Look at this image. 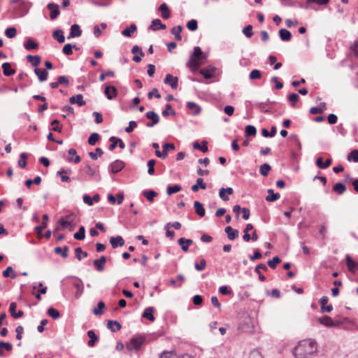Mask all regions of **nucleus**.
I'll return each mask as SVG.
<instances>
[{
    "label": "nucleus",
    "instance_id": "1",
    "mask_svg": "<svg viewBox=\"0 0 358 358\" xmlns=\"http://www.w3.org/2000/svg\"><path fill=\"white\" fill-rule=\"evenodd\" d=\"M317 350L316 341L312 339H306L301 341L294 348L293 355L296 358H312Z\"/></svg>",
    "mask_w": 358,
    "mask_h": 358
},
{
    "label": "nucleus",
    "instance_id": "2",
    "mask_svg": "<svg viewBox=\"0 0 358 358\" xmlns=\"http://www.w3.org/2000/svg\"><path fill=\"white\" fill-rule=\"evenodd\" d=\"M13 18H20L29 13L32 3L29 0H9Z\"/></svg>",
    "mask_w": 358,
    "mask_h": 358
},
{
    "label": "nucleus",
    "instance_id": "3",
    "mask_svg": "<svg viewBox=\"0 0 358 358\" xmlns=\"http://www.w3.org/2000/svg\"><path fill=\"white\" fill-rule=\"evenodd\" d=\"M206 59V56L203 55L201 48L196 46L191 55L187 66L192 71H196L201 64V61Z\"/></svg>",
    "mask_w": 358,
    "mask_h": 358
},
{
    "label": "nucleus",
    "instance_id": "4",
    "mask_svg": "<svg viewBox=\"0 0 358 358\" xmlns=\"http://www.w3.org/2000/svg\"><path fill=\"white\" fill-rule=\"evenodd\" d=\"M144 341L145 338L143 336L133 337L130 339L129 343L127 345V348L129 351L133 350L137 351L141 349Z\"/></svg>",
    "mask_w": 358,
    "mask_h": 358
},
{
    "label": "nucleus",
    "instance_id": "5",
    "mask_svg": "<svg viewBox=\"0 0 358 358\" xmlns=\"http://www.w3.org/2000/svg\"><path fill=\"white\" fill-rule=\"evenodd\" d=\"M145 116L148 119L151 120V122L146 123L148 127H152L159 122V115L154 111H148Z\"/></svg>",
    "mask_w": 358,
    "mask_h": 358
},
{
    "label": "nucleus",
    "instance_id": "6",
    "mask_svg": "<svg viewBox=\"0 0 358 358\" xmlns=\"http://www.w3.org/2000/svg\"><path fill=\"white\" fill-rule=\"evenodd\" d=\"M318 322L327 327H336L340 324L339 322L334 321L331 317L328 315H324L323 317L318 318Z\"/></svg>",
    "mask_w": 358,
    "mask_h": 358
},
{
    "label": "nucleus",
    "instance_id": "7",
    "mask_svg": "<svg viewBox=\"0 0 358 358\" xmlns=\"http://www.w3.org/2000/svg\"><path fill=\"white\" fill-rule=\"evenodd\" d=\"M72 285L76 289V292L75 293L76 298L79 299L84 291L83 281L80 278H76V280L72 282Z\"/></svg>",
    "mask_w": 358,
    "mask_h": 358
},
{
    "label": "nucleus",
    "instance_id": "8",
    "mask_svg": "<svg viewBox=\"0 0 358 358\" xmlns=\"http://www.w3.org/2000/svg\"><path fill=\"white\" fill-rule=\"evenodd\" d=\"M124 163L121 160H115L112 162L109 166L110 171L113 173H117L123 169Z\"/></svg>",
    "mask_w": 358,
    "mask_h": 358
},
{
    "label": "nucleus",
    "instance_id": "9",
    "mask_svg": "<svg viewBox=\"0 0 358 358\" xmlns=\"http://www.w3.org/2000/svg\"><path fill=\"white\" fill-rule=\"evenodd\" d=\"M104 94L106 96L108 99L112 100L117 96V90L113 85H107L104 89Z\"/></svg>",
    "mask_w": 358,
    "mask_h": 358
},
{
    "label": "nucleus",
    "instance_id": "10",
    "mask_svg": "<svg viewBox=\"0 0 358 358\" xmlns=\"http://www.w3.org/2000/svg\"><path fill=\"white\" fill-rule=\"evenodd\" d=\"M217 69L213 66H208L206 68L202 69L199 71V73L206 78L210 79L212 78L215 73Z\"/></svg>",
    "mask_w": 358,
    "mask_h": 358
},
{
    "label": "nucleus",
    "instance_id": "11",
    "mask_svg": "<svg viewBox=\"0 0 358 358\" xmlns=\"http://www.w3.org/2000/svg\"><path fill=\"white\" fill-rule=\"evenodd\" d=\"M164 83L170 85L172 89H176L178 85V78L171 74H166Z\"/></svg>",
    "mask_w": 358,
    "mask_h": 358
},
{
    "label": "nucleus",
    "instance_id": "12",
    "mask_svg": "<svg viewBox=\"0 0 358 358\" xmlns=\"http://www.w3.org/2000/svg\"><path fill=\"white\" fill-rule=\"evenodd\" d=\"M328 301L329 299L327 296H324L320 299L321 311L322 313H330L333 310L332 305H327Z\"/></svg>",
    "mask_w": 358,
    "mask_h": 358
},
{
    "label": "nucleus",
    "instance_id": "13",
    "mask_svg": "<svg viewBox=\"0 0 358 358\" xmlns=\"http://www.w3.org/2000/svg\"><path fill=\"white\" fill-rule=\"evenodd\" d=\"M47 8L50 10V19L52 20L56 19L60 13L58 5L54 3H50L48 4Z\"/></svg>",
    "mask_w": 358,
    "mask_h": 358
},
{
    "label": "nucleus",
    "instance_id": "14",
    "mask_svg": "<svg viewBox=\"0 0 358 358\" xmlns=\"http://www.w3.org/2000/svg\"><path fill=\"white\" fill-rule=\"evenodd\" d=\"M109 241L113 248L122 247L124 245V240L121 236H112Z\"/></svg>",
    "mask_w": 358,
    "mask_h": 358
},
{
    "label": "nucleus",
    "instance_id": "15",
    "mask_svg": "<svg viewBox=\"0 0 358 358\" xmlns=\"http://www.w3.org/2000/svg\"><path fill=\"white\" fill-rule=\"evenodd\" d=\"M82 34V30L78 24H74L71 27V31L69 36H67L68 39L78 37Z\"/></svg>",
    "mask_w": 358,
    "mask_h": 358
},
{
    "label": "nucleus",
    "instance_id": "16",
    "mask_svg": "<svg viewBox=\"0 0 358 358\" xmlns=\"http://www.w3.org/2000/svg\"><path fill=\"white\" fill-rule=\"evenodd\" d=\"M178 243L180 245L182 251L187 252L189 247L193 243V241L192 239L180 238L178 239Z\"/></svg>",
    "mask_w": 358,
    "mask_h": 358
},
{
    "label": "nucleus",
    "instance_id": "17",
    "mask_svg": "<svg viewBox=\"0 0 358 358\" xmlns=\"http://www.w3.org/2000/svg\"><path fill=\"white\" fill-rule=\"evenodd\" d=\"M225 233L227 234V237L230 241L236 239L238 236V230L233 229L231 226H227L224 229Z\"/></svg>",
    "mask_w": 358,
    "mask_h": 358
},
{
    "label": "nucleus",
    "instance_id": "18",
    "mask_svg": "<svg viewBox=\"0 0 358 358\" xmlns=\"http://www.w3.org/2000/svg\"><path fill=\"white\" fill-rule=\"evenodd\" d=\"M106 257L103 255L99 259H94L93 261V264L98 271H103L104 269L103 265L106 262Z\"/></svg>",
    "mask_w": 358,
    "mask_h": 358
},
{
    "label": "nucleus",
    "instance_id": "19",
    "mask_svg": "<svg viewBox=\"0 0 358 358\" xmlns=\"http://www.w3.org/2000/svg\"><path fill=\"white\" fill-rule=\"evenodd\" d=\"M69 102L71 104H78L79 106H83L86 104L85 101L83 100V96L81 94H78L76 96L70 97Z\"/></svg>",
    "mask_w": 358,
    "mask_h": 358
},
{
    "label": "nucleus",
    "instance_id": "20",
    "mask_svg": "<svg viewBox=\"0 0 358 358\" xmlns=\"http://www.w3.org/2000/svg\"><path fill=\"white\" fill-rule=\"evenodd\" d=\"M158 10L162 13L161 16L163 19L167 20L170 17L171 12L166 3H163L161 4L158 8Z\"/></svg>",
    "mask_w": 358,
    "mask_h": 358
},
{
    "label": "nucleus",
    "instance_id": "21",
    "mask_svg": "<svg viewBox=\"0 0 358 358\" xmlns=\"http://www.w3.org/2000/svg\"><path fill=\"white\" fill-rule=\"evenodd\" d=\"M187 108L190 110V113L196 115L201 112V107L194 102L189 101L187 103Z\"/></svg>",
    "mask_w": 358,
    "mask_h": 358
},
{
    "label": "nucleus",
    "instance_id": "22",
    "mask_svg": "<svg viewBox=\"0 0 358 358\" xmlns=\"http://www.w3.org/2000/svg\"><path fill=\"white\" fill-rule=\"evenodd\" d=\"M34 73L38 76L40 82L45 81L48 78V73L45 69L36 68L34 69Z\"/></svg>",
    "mask_w": 358,
    "mask_h": 358
},
{
    "label": "nucleus",
    "instance_id": "23",
    "mask_svg": "<svg viewBox=\"0 0 358 358\" xmlns=\"http://www.w3.org/2000/svg\"><path fill=\"white\" fill-rule=\"evenodd\" d=\"M199 188H201L202 189H206V184L204 182L203 178H198L196 179V183L192 186L191 189L194 192H196L199 191Z\"/></svg>",
    "mask_w": 358,
    "mask_h": 358
},
{
    "label": "nucleus",
    "instance_id": "24",
    "mask_svg": "<svg viewBox=\"0 0 358 358\" xmlns=\"http://www.w3.org/2000/svg\"><path fill=\"white\" fill-rule=\"evenodd\" d=\"M153 312H154V308L148 307L144 310V311L142 314V317L149 320L151 322H154L155 320V317L153 315Z\"/></svg>",
    "mask_w": 358,
    "mask_h": 358
},
{
    "label": "nucleus",
    "instance_id": "25",
    "mask_svg": "<svg viewBox=\"0 0 358 358\" xmlns=\"http://www.w3.org/2000/svg\"><path fill=\"white\" fill-rule=\"evenodd\" d=\"M66 220H65L64 218H61L58 221V224L62 227H67L68 226L71 225L72 222L73 221L74 215L73 214L69 215L66 217Z\"/></svg>",
    "mask_w": 358,
    "mask_h": 358
},
{
    "label": "nucleus",
    "instance_id": "26",
    "mask_svg": "<svg viewBox=\"0 0 358 358\" xmlns=\"http://www.w3.org/2000/svg\"><path fill=\"white\" fill-rule=\"evenodd\" d=\"M3 73L6 76H10L15 73V70L11 69V65L9 62H5L2 64Z\"/></svg>",
    "mask_w": 358,
    "mask_h": 358
},
{
    "label": "nucleus",
    "instance_id": "27",
    "mask_svg": "<svg viewBox=\"0 0 358 358\" xmlns=\"http://www.w3.org/2000/svg\"><path fill=\"white\" fill-rule=\"evenodd\" d=\"M52 37L54 39L57 40L59 43H63L65 41L64 32L62 29H57L54 31L52 34Z\"/></svg>",
    "mask_w": 358,
    "mask_h": 358
},
{
    "label": "nucleus",
    "instance_id": "28",
    "mask_svg": "<svg viewBox=\"0 0 358 358\" xmlns=\"http://www.w3.org/2000/svg\"><path fill=\"white\" fill-rule=\"evenodd\" d=\"M87 334L90 338V341H88L87 345L90 347H94L96 342L99 339L98 336L96 335L93 330H89Z\"/></svg>",
    "mask_w": 358,
    "mask_h": 358
},
{
    "label": "nucleus",
    "instance_id": "29",
    "mask_svg": "<svg viewBox=\"0 0 358 358\" xmlns=\"http://www.w3.org/2000/svg\"><path fill=\"white\" fill-rule=\"evenodd\" d=\"M194 207L195 208L196 213L200 216L203 217L205 215V209L201 203L198 201H194Z\"/></svg>",
    "mask_w": 358,
    "mask_h": 358
},
{
    "label": "nucleus",
    "instance_id": "30",
    "mask_svg": "<svg viewBox=\"0 0 358 358\" xmlns=\"http://www.w3.org/2000/svg\"><path fill=\"white\" fill-rule=\"evenodd\" d=\"M260 269H262L263 271H267L268 268L267 266L264 264H258L255 269V271L259 275V279L261 281H264L266 280V277L262 274V271H260Z\"/></svg>",
    "mask_w": 358,
    "mask_h": 358
},
{
    "label": "nucleus",
    "instance_id": "31",
    "mask_svg": "<svg viewBox=\"0 0 358 358\" xmlns=\"http://www.w3.org/2000/svg\"><path fill=\"white\" fill-rule=\"evenodd\" d=\"M279 36L281 40L284 41H289L292 38L291 32L285 29H281L279 30Z\"/></svg>",
    "mask_w": 358,
    "mask_h": 358
},
{
    "label": "nucleus",
    "instance_id": "32",
    "mask_svg": "<svg viewBox=\"0 0 358 358\" xmlns=\"http://www.w3.org/2000/svg\"><path fill=\"white\" fill-rule=\"evenodd\" d=\"M24 48L27 50H34L38 48V43L33 41L31 38H28L24 43Z\"/></svg>",
    "mask_w": 358,
    "mask_h": 358
},
{
    "label": "nucleus",
    "instance_id": "33",
    "mask_svg": "<svg viewBox=\"0 0 358 358\" xmlns=\"http://www.w3.org/2000/svg\"><path fill=\"white\" fill-rule=\"evenodd\" d=\"M345 260H346V264L348 266V270L352 273H355V268L357 267V264L354 260H352L351 259V257H350L349 255H346Z\"/></svg>",
    "mask_w": 358,
    "mask_h": 358
},
{
    "label": "nucleus",
    "instance_id": "34",
    "mask_svg": "<svg viewBox=\"0 0 358 358\" xmlns=\"http://www.w3.org/2000/svg\"><path fill=\"white\" fill-rule=\"evenodd\" d=\"M107 327L113 332L120 330L122 326L117 321L109 320L107 324Z\"/></svg>",
    "mask_w": 358,
    "mask_h": 358
},
{
    "label": "nucleus",
    "instance_id": "35",
    "mask_svg": "<svg viewBox=\"0 0 358 358\" xmlns=\"http://www.w3.org/2000/svg\"><path fill=\"white\" fill-rule=\"evenodd\" d=\"M182 30V27L180 26V25L173 27L171 29V34L173 35H174L175 38L177 41H181L182 40V36L180 35V33H181Z\"/></svg>",
    "mask_w": 358,
    "mask_h": 358
},
{
    "label": "nucleus",
    "instance_id": "36",
    "mask_svg": "<svg viewBox=\"0 0 358 358\" xmlns=\"http://www.w3.org/2000/svg\"><path fill=\"white\" fill-rule=\"evenodd\" d=\"M332 189L338 194L341 195L346 191V187L341 182H337L333 186Z\"/></svg>",
    "mask_w": 358,
    "mask_h": 358
},
{
    "label": "nucleus",
    "instance_id": "37",
    "mask_svg": "<svg viewBox=\"0 0 358 358\" xmlns=\"http://www.w3.org/2000/svg\"><path fill=\"white\" fill-rule=\"evenodd\" d=\"M27 59L33 66H38L41 63V57L38 55H29L27 56Z\"/></svg>",
    "mask_w": 358,
    "mask_h": 358
},
{
    "label": "nucleus",
    "instance_id": "38",
    "mask_svg": "<svg viewBox=\"0 0 358 358\" xmlns=\"http://www.w3.org/2000/svg\"><path fill=\"white\" fill-rule=\"evenodd\" d=\"M57 255H60L63 258H66L69 255V247L64 246V248L57 247L54 250Z\"/></svg>",
    "mask_w": 358,
    "mask_h": 358
},
{
    "label": "nucleus",
    "instance_id": "39",
    "mask_svg": "<svg viewBox=\"0 0 358 358\" xmlns=\"http://www.w3.org/2000/svg\"><path fill=\"white\" fill-rule=\"evenodd\" d=\"M193 148L194 149L199 150L201 151L202 152H207L208 149L207 146V142L206 141H202V144L200 145L198 141H195L193 143Z\"/></svg>",
    "mask_w": 358,
    "mask_h": 358
},
{
    "label": "nucleus",
    "instance_id": "40",
    "mask_svg": "<svg viewBox=\"0 0 358 358\" xmlns=\"http://www.w3.org/2000/svg\"><path fill=\"white\" fill-rule=\"evenodd\" d=\"M267 192L268 194V195L266 197V200L267 201H275L278 200L280 196L279 193H274L272 189H268Z\"/></svg>",
    "mask_w": 358,
    "mask_h": 358
},
{
    "label": "nucleus",
    "instance_id": "41",
    "mask_svg": "<svg viewBox=\"0 0 358 358\" xmlns=\"http://www.w3.org/2000/svg\"><path fill=\"white\" fill-rule=\"evenodd\" d=\"M136 29V26L134 24H131L129 27H127L122 31V34L124 36L131 37Z\"/></svg>",
    "mask_w": 358,
    "mask_h": 358
},
{
    "label": "nucleus",
    "instance_id": "42",
    "mask_svg": "<svg viewBox=\"0 0 358 358\" xmlns=\"http://www.w3.org/2000/svg\"><path fill=\"white\" fill-rule=\"evenodd\" d=\"M73 237L75 239L81 241L85 238V229L83 226H80L78 231L74 234Z\"/></svg>",
    "mask_w": 358,
    "mask_h": 358
},
{
    "label": "nucleus",
    "instance_id": "43",
    "mask_svg": "<svg viewBox=\"0 0 358 358\" xmlns=\"http://www.w3.org/2000/svg\"><path fill=\"white\" fill-rule=\"evenodd\" d=\"M73 48H76V45H71V43H67L64 45L62 48V52L65 55H71L73 54Z\"/></svg>",
    "mask_w": 358,
    "mask_h": 358
},
{
    "label": "nucleus",
    "instance_id": "44",
    "mask_svg": "<svg viewBox=\"0 0 358 358\" xmlns=\"http://www.w3.org/2000/svg\"><path fill=\"white\" fill-rule=\"evenodd\" d=\"M143 195L149 201H152L154 198L158 195V193L154 190H147L143 192Z\"/></svg>",
    "mask_w": 358,
    "mask_h": 358
},
{
    "label": "nucleus",
    "instance_id": "45",
    "mask_svg": "<svg viewBox=\"0 0 358 358\" xmlns=\"http://www.w3.org/2000/svg\"><path fill=\"white\" fill-rule=\"evenodd\" d=\"M271 169V166L268 164L264 163L260 166L259 173L263 176H267Z\"/></svg>",
    "mask_w": 358,
    "mask_h": 358
},
{
    "label": "nucleus",
    "instance_id": "46",
    "mask_svg": "<svg viewBox=\"0 0 358 358\" xmlns=\"http://www.w3.org/2000/svg\"><path fill=\"white\" fill-rule=\"evenodd\" d=\"M182 187L179 185H174L172 186H169L166 189V193L168 195H171L173 194L177 193L181 190Z\"/></svg>",
    "mask_w": 358,
    "mask_h": 358
},
{
    "label": "nucleus",
    "instance_id": "47",
    "mask_svg": "<svg viewBox=\"0 0 358 358\" xmlns=\"http://www.w3.org/2000/svg\"><path fill=\"white\" fill-rule=\"evenodd\" d=\"M245 134L247 136H255L257 134V129L252 125H247L245 129Z\"/></svg>",
    "mask_w": 358,
    "mask_h": 358
},
{
    "label": "nucleus",
    "instance_id": "48",
    "mask_svg": "<svg viewBox=\"0 0 358 358\" xmlns=\"http://www.w3.org/2000/svg\"><path fill=\"white\" fill-rule=\"evenodd\" d=\"M75 253L76 258L80 261L85 257H87L88 254L87 252L83 251L82 248L78 247L75 249Z\"/></svg>",
    "mask_w": 358,
    "mask_h": 358
},
{
    "label": "nucleus",
    "instance_id": "49",
    "mask_svg": "<svg viewBox=\"0 0 358 358\" xmlns=\"http://www.w3.org/2000/svg\"><path fill=\"white\" fill-rule=\"evenodd\" d=\"M105 303L103 301H99L97 303V307L94 308L93 313L95 315H101L103 314V310L105 308Z\"/></svg>",
    "mask_w": 358,
    "mask_h": 358
},
{
    "label": "nucleus",
    "instance_id": "50",
    "mask_svg": "<svg viewBox=\"0 0 358 358\" xmlns=\"http://www.w3.org/2000/svg\"><path fill=\"white\" fill-rule=\"evenodd\" d=\"M20 160L18 161V166L20 167V168H25L26 166H27V159L28 157V155L27 153L25 152H22L20 155Z\"/></svg>",
    "mask_w": 358,
    "mask_h": 358
},
{
    "label": "nucleus",
    "instance_id": "51",
    "mask_svg": "<svg viewBox=\"0 0 358 358\" xmlns=\"http://www.w3.org/2000/svg\"><path fill=\"white\" fill-rule=\"evenodd\" d=\"M3 276L4 278L10 277L11 278H15L16 274L14 273L13 269L11 266H8L6 270L3 271Z\"/></svg>",
    "mask_w": 358,
    "mask_h": 358
},
{
    "label": "nucleus",
    "instance_id": "52",
    "mask_svg": "<svg viewBox=\"0 0 358 358\" xmlns=\"http://www.w3.org/2000/svg\"><path fill=\"white\" fill-rule=\"evenodd\" d=\"M47 313L54 320L58 319L60 317L59 312L57 309L52 307L48 309Z\"/></svg>",
    "mask_w": 358,
    "mask_h": 358
},
{
    "label": "nucleus",
    "instance_id": "53",
    "mask_svg": "<svg viewBox=\"0 0 358 358\" xmlns=\"http://www.w3.org/2000/svg\"><path fill=\"white\" fill-rule=\"evenodd\" d=\"M17 34V29L14 27H8L5 30V35L8 38H13L15 37Z\"/></svg>",
    "mask_w": 358,
    "mask_h": 358
},
{
    "label": "nucleus",
    "instance_id": "54",
    "mask_svg": "<svg viewBox=\"0 0 358 358\" xmlns=\"http://www.w3.org/2000/svg\"><path fill=\"white\" fill-rule=\"evenodd\" d=\"M103 154V150L100 148H96L95 149V152H89V156L91 157V159L96 160L98 158V157H101Z\"/></svg>",
    "mask_w": 358,
    "mask_h": 358
},
{
    "label": "nucleus",
    "instance_id": "55",
    "mask_svg": "<svg viewBox=\"0 0 358 358\" xmlns=\"http://www.w3.org/2000/svg\"><path fill=\"white\" fill-rule=\"evenodd\" d=\"M281 259L278 257L275 256L273 257L272 259H269L267 262V264L271 268H275L276 266L280 263Z\"/></svg>",
    "mask_w": 358,
    "mask_h": 358
},
{
    "label": "nucleus",
    "instance_id": "56",
    "mask_svg": "<svg viewBox=\"0 0 358 358\" xmlns=\"http://www.w3.org/2000/svg\"><path fill=\"white\" fill-rule=\"evenodd\" d=\"M187 27L190 31H196L198 29V22L196 20H191L187 22Z\"/></svg>",
    "mask_w": 358,
    "mask_h": 358
},
{
    "label": "nucleus",
    "instance_id": "57",
    "mask_svg": "<svg viewBox=\"0 0 358 358\" xmlns=\"http://www.w3.org/2000/svg\"><path fill=\"white\" fill-rule=\"evenodd\" d=\"M99 137L100 136H99V134L92 133L88 138V143L91 145H95L96 143L99 141Z\"/></svg>",
    "mask_w": 358,
    "mask_h": 358
},
{
    "label": "nucleus",
    "instance_id": "58",
    "mask_svg": "<svg viewBox=\"0 0 358 358\" xmlns=\"http://www.w3.org/2000/svg\"><path fill=\"white\" fill-rule=\"evenodd\" d=\"M250 80L260 79L262 78V72L259 70L254 69L249 75Z\"/></svg>",
    "mask_w": 358,
    "mask_h": 358
},
{
    "label": "nucleus",
    "instance_id": "59",
    "mask_svg": "<svg viewBox=\"0 0 358 358\" xmlns=\"http://www.w3.org/2000/svg\"><path fill=\"white\" fill-rule=\"evenodd\" d=\"M156 161L155 159H150L148 162L147 166L148 167V173L150 176L155 173V165Z\"/></svg>",
    "mask_w": 358,
    "mask_h": 358
},
{
    "label": "nucleus",
    "instance_id": "60",
    "mask_svg": "<svg viewBox=\"0 0 358 358\" xmlns=\"http://www.w3.org/2000/svg\"><path fill=\"white\" fill-rule=\"evenodd\" d=\"M348 160L354 161L355 162H358V150H352L348 155Z\"/></svg>",
    "mask_w": 358,
    "mask_h": 358
},
{
    "label": "nucleus",
    "instance_id": "61",
    "mask_svg": "<svg viewBox=\"0 0 358 358\" xmlns=\"http://www.w3.org/2000/svg\"><path fill=\"white\" fill-rule=\"evenodd\" d=\"M131 53L135 55H141V57L145 56V53L142 50V48L137 45L133 46L131 48Z\"/></svg>",
    "mask_w": 358,
    "mask_h": 358
},
{
    "label": "nucleus",
    "instance_id": "62",
    "mask_svg": "<svg viewBox=\"0 0 358 358\" xmlns=\"http://www.w3.org/2000/svg\"><path fill=\"white\" fill-rule=\"evenodd\" d=\"M243 33L247 38H250L253 35L252 26L250 24L247 25L243 29Z\"/></svg>",
    "mask_w": 358,
    "mask_h": 358
},
{
    "label": "nucleus",
    "instance_id": "63",
    "mask_svg": "<svg viewBox=\"0 0 358 358\" xmlns=\"http://www.w3.org/2000/svg\"><path fill=\"white\" fill-rule=\"evenodd\" d=\"M206 262L204 259H202L199 263H196L194 264V268L196 271H201L206 268Z\"/></svg>",
    "mask_w": 358,
    "mask_h": 358
},
{
    "label": "nucleus",
    "instance_id": "64",
    "mask_svg": "<svg viewBox=\"0 0 358 358\" xmlns=\"http://www.w3.org/2000/svg\"><path fill=\"white\" fill-rule=\"evenodd\" d=\"M288 100L292 103V106H294L296 103L299 101V96L297 94L292 93L288 95Z\"/></svg>",
    "mask_w": 358,
    "mask_h": 358
}]
</instances>
